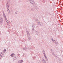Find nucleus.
Segmentation results:
<instances>
[{
	"label": "nucleus",
	"instance_id": "nucleus-1",
	"mask_svg": "<svg viewBox=\"0 0 63 63\" xmlns=\"http://www.w3.org/2000/svg\"><path fill=\"white\" fill-rule=\"evenodd\" d=\"M6 7L7 8V10L8 12V13L9 14L10 13V10H9V6L8 5V3H7L6 4Z\"/></svg>",
	"mask_w": 63,
	"mask_h": 63
},
{
	"label": "nucleus",
	"instance_id": "nucleus-16",
	"mask_svg": "<svg viewBox=\"0 0 63 63\" xmlns=\"http://www.w3.org/2000/svg\"><path fill=\"white\" fill-rule=\"evenodd\" d=\"M3 51H4V53H5L6 52V49H5Z\"/></svg>",
	"mask_w": 63,
	"mask_h": 63
},
{
	"label": "nucleus",
	"instance_id": "nucleus-11",
	"mask_svg": "<svg viewBox=\"0 0 63 63\" xmlns=\"http://www.w3.org/2000/svg\"><path fill=\"white\" fill-rule=\"evenodd\" d=\"M41 22L40 21H38L37 23L39 25H41Z\"/></svg>",
	"mask_w": 63,
	"mask_h": 63
},
{
	"label": "nucleus",
	"instance_id": "nucleus-21",
	"mask_svg": "<svg viewBox=\"0 0 63 63\" xmlns=\"http://www.w3.org/2000/svg\"><path fill=\"white\" fill-rule=\"evenodd\" d=\"M27 49V48H25V50H26V49Z\"/></svg>",
	"mask_w": 63,
	"mask_h": 63
},
{
	"label": "nucleus",
	"instance_id": "nucleus-18",
	"mask_svg": "<svg viewBox=\"0 0 63 63\" xmlns=\"http://www.w3.org/2000/svg\"><path fill=\"white\" fill-rule=\"evenodd\" d=\"M14 60H16V57H15L14 58Z\"/></svg>",
	"mask_w": 63,
	"mask_h": 63
},
{
	"label": "nucleus",
	"instance_id": "nucleus-4",
	"mask_svg": "<svg viewBox=\"0 0 63 63\" xmlns=\"http://www.w3.org/2000/svg\"><path fill=\"white\" fill-rule=\"evenodd\" d=\"M34 25L35 24H33L32 28V30H34V28H35Z\"/></svg>",
	"mask_w": 63,
	"mask_h": 63
},
{
	"label": "nucleus",
	"instance_id": "nucleus-17",
	"mask_svg": "<svg viewBox=\"0 0 63 63\" xmlns=\"http://www.w3.org/2000/svg\"><path fill=\"white\" fill-rule=\"evenodd\" d=\"M0 55H3L2 52L0 53Z\"/></svg>",
	"mask_w": 63,
	"mask_h": 63
},
{
	"label": "nucleus",
	"instance_id": "nucleus-14",
	"mask_svg": "<svg viewBox=\"0 0 63 63\" xmlns=\"http://www.w3.org/2000/svg\"><path fill=\"white\" fill-rule=\"evenodd\" d=\"M52 54L53 55H55V53L54 52H52Z\"/></svg>",
	"mask_w": 63,
	"mask_h": 63
},
{
	"label": "nucleus",
	"instance_id": "nucleus-15",
	"mask_svg": "<svg viewBox=\"0 0 63 63\" xmlns=\"http://www.w3.org/2000/svg\"><path fill=\"white\" fill-rule=\"evenodd\" d=\"M43 54H45V51H44V50L43 51Z\"/></svg>",
	"mask_w": 63,
	"mask_h": 63
},
{
	"label": "nucleus",
	"instance_id": "nucleus-23",
	"mask_svg": "<svg viewBox=\"0 0 63 63\" xmlns=\"http://www.w3.org/2000/svg\"><path fill=\"white\" fill-rule=\"evenodd\" d=\"M37 20L38 21V19H36V21H37V20Z\"/></svg>",
	"mask_w": 63,
	"mask_h": 63
},
{
	"label": "nucleus",
	"instance_id": "nucleus-5",
	"mask_svg": "<svg viewBox=\"0 0 63 63\" xmlns=\"http://www.w3.org/2000/svg\"><path fill=\"white\" fill-rule=\"evenodd\" d=\"M51 40L54 43H55V44L56 42H55V41L54 40V39H53V38H51Z\"/></svg>",
	"mask_w": 63,
	"mask_h": 63
},
{
	"label": "nucleus",
	"instance_id": "nucleus-20",
	"mask_svg": "<svg viewBox=\"0 0 63 63\" xmlns=\"http://www.w3.org/2000/svg\"><path fill=\"white\" fill-rule=\"evenodd\" d=\"M2 57V56L1 55L0 56V59H1V58Z\"/></svg>",
	"mask_w": 63,
	"mask_h": 63
},
{
	"label": "nucleus",
	"instance_id": "nucleus-6",
	"mask_svg": "<svg viewBox=\"0 0 63 63\" xmlns=\"http://www.w3.org/2000/svg\"><path fill=\"white\" fill-rule=\"evenodd\" d=\"M23 61L22 60H21L20 61H19L18 62V63H22Z\"/></svg>",
	"mask_w": 63,
	"mask_h": 63
},
{
	"label": "nucleus",
	"instance_id": "nucleus-3",
	"mask_svg": "<svg viewBox=\"0 0 63 63\" xmlns=\"http://www.w3.org/2000/svg\"><path fill=\"white\" fill-rule=\"evenodd\" d=\"M3 17L5 18V20L6 22H7V23H8V20L7 19V18H6V15H5V14H4V15H3Z\"/></svg>",
	"mask_w": 63,
	"mask_h": 63
},
{
	"label": "nucleus",
	"instance_id": "nucleus-19",
	"mask_svg": "<svg viewBox=\"0 0 63 63\" xmlns=\"http://www.w3.org/2000/svg\"><path fill=\"white\" fill-rule=\"evenodd\" d=\"M2 13H3V15H5V13H4V11L2 12Z\"/></svg>",
	"mask_w": 63,
	"mask_h": 63
},
{
	"label": "nucleus",
	"instance_id": "nucleus-10",
	"mask_svg": "<svg viewBox=\"0 0 63 63\" xmlns=\"http://www.w3.org/2000/svg\"><path fill=\"white\" fill-rule=\"evenodd\" d=\"M46 60H47V57L46 56V54H44Z\"/></svg>",
	"mask_w": 63,
	"mask_h": 63
},
{
	"label": "nucleus",
	"instance_id": "nucleus-7",
	"mask_svg": "<svg viewBox=\"0 0 63 63\" xmlns=\"http://www.w3.org/2000/svg\"><path fill=\"white\" fill-rule=\"evenodd\" d=\"M42 62L43 63H46V60L44 59H43L42 60Z\"/></svg>",
	"mask_w": 63,
	"mask_h": 63
},
{
	"label": "nucleus",
	"instance_id": "nucleus-22",
	"mask_svg": "<svg viewBox=\"0 0 63 63\" xmlns=\"http://www.w3.org/2000/svg\"><path fill=\"white\" fill-rule=\"evenodd\" d=\"M15 14H17V12H15Z\"/></svg>",
	"mask_w": 63,
	"mask_h": 63
},
{
	"label": "nucleus",
	"instance_id": "nucleus-2",
	"mask_svg": "<svg viewBox=\"0 0 63 63\" xmlns=\"http://www.w3.org/2000/svg\"><path fill=\"white\" fill-rule=\"evenodd\" d=\"M30 2L33 5L34 4H35V2L33 0H29Z\"/></svg>",
	"mask_w": 63,
	"mask_h": 63
},
{
	"label": "nucleus",
	"instance_id": "nucleus-12",
	"mask_svg": "<svg viewBox=\"0 0 63 63\" xmlns=\"http://www.w3.org/2000/svg\"><path fill=\"white\" fill-rule=\"evenodd\" d=\"M11 56L12 57H14V56H15V54H14V53H13L12 54H11Z\"/></svg>",
	"mask_w": 63,
	"mask_h": 63
},
{
	"label": "nucleus",
	"instance_id": "nucleus-9",
	"mask_svg": "<svg viewBox=\"0 0 63 63\" xmlns=\"http://www.w3.org/2000/svg\"><path fill=\"white\" fill-rule=\"evenodd\" d=\"M3 19L2 18H1L0 19V22L1 23L2 22H3Z\"/></svg>",
	"mask_w": 63,
	"mask_h": 63
},
{
	"label": "nucleus",
	"instance_id": "nucleus-8",
	"mask_svg": "<svg viewBox=\"0 0 63 63\" xmlns=\"http://www.w3.org/2000/svg\"><path fill=\"white\" fill-rule=\"evenodd\" d=\"M27 35L28 36H30V33H29V32L27 31Z\"/></svg>",
	"mask_w": 63,
	"mask_h": 63
},
{
	"label": "nucleus",
	"instance_id": "nucleus-13",
	"mask_svg": "<svg viewBox=\"0 0 63 63\" xmlns=\"http://www.w3.org/2000/svg\"><path fill=\"white\" fill-rule=\"evenodd\" d=\"M29 40H30V35L27 36Z\"/></svg>",
	"mask_w": 63,
	"mask_h": 63
},
{
	"label": "nucleus",
	"instance_id": "nucleus-25",
	"mask_svg": "<svg viewBox=\"0 0 63 63\" xmlns=\"http://www.w3.org/2000/svg\"><path fill=\"white\" fill-rule=\"evenodd\" d=\"M16 12L17 13V12H18L17 11H16Z\"/></svg>",
	"mask_w": 63,
	"mask_h": 63
},
{
	"label": "nucleus",
	"instance_id": "nucleus-24",
	"mask_svg": "<svg viewBox=\"0 0 63 63\" xmlns=\"http://www.w3.org/2000/svg\"><path fill=\"white\" fill-rule=\"evenodd\" d=\"M23 50H25V48H24L23 49Z\"/></svg>",
	"mask_w": 63,
	"mask_h": 63
}]
</instances>
